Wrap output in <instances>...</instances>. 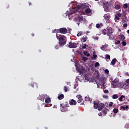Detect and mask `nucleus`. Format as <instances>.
Listing matches in <instances>:
<instances>
[{
  "mask_svg": "<svg viewBox=\"0 0 129 129\" xmlns=\"http://www.w3.org/2000/svg\"><path fill=\"white\" fill-rule=\"evenodd\" d=\"M94 108H98L99 111L102 110V109L105 107V105L103 103H96L95 101H94Z\"/></svg>",
  "mask_w": 129,
  "mask_h": 129,
  "instance_id": "f03ea898",
  "label": "nucleus"
},
{
  "mask_svg": "<svg viewBox=\"0 0 129 129\" xmlns=\"http://www.w3.org/2000/svg\"><path fill=\"white\" fill-rule=\"evenodd\" d=\"M119 12H121V10H120L119 11Z\"/></svg>",
  "mask_w": 129,
  "mask_h": 129,
  "instance_id": "338daca9",
  "label": "nucleus"
},
{
  "mask_svg": "<svg viewBox=\"0 0 129 129\" xmlns=\"http://www.w3.org/2000/svg\"><path fill=\"white\" fill-rule=\"evenodd\" d=\"M120 109H123V110H125V107L124 106H121L120 107Z\"/></svg>",
  "mask_w": 129,
  "mask_h": 129,
  "instance_id": "e433bc0d",
  "label": "nucleus"
},
{
  "mask_svg": "<svg viewBox=\"0 0 129 129\" xmlns=\"http://www.w3.org/2000/svg\"><path fill=\"white\" fill-rule=\"evenodd\" d=\"M68 47L71 48H74L75 49V48H77V44L75 42L72 43V42H70L69 43Z\"/></svg>",
  "mask_w": 129,
  "mask_h": 129,
  "instance_id": "39448f33",
  "label": "nucleus"
},
{
  "mask_svg": "<svg viewBox=\"0 0 129 129\" xmlns=\"http://www.w3.org/2000/svg\"><path fill=\"white\" fill-rule=\"evenodd\" d=\"M78 20L79 22H82V21H83V17H82V16L79 17Z\"/></svg>",
  "mask_w": 129,
  "mask_h": 129,
  "instance_id": "cd10ccee",
  "label": "nucleus"
},
{
  "mask_svg": "<svg viewBox=\"0 0 129 129\" xmlns=\"http://www.w3.org/2000/svg\"><path fill=\"white\" fill-rule=\"evenodd\" d=\"M103 98H105L106 99H107V98H108V96H107V95H103Z\"/></svg>",
  "mask_w": 129,
  "mask_h": 129,
  "instance_id": "49530a36",
  "label": "nucleus"
},
{
  "mask_svg": "<svg viewBox=\"0 0 129 129\" xmlns=\"http://www.w3.org/2000/svg\"><path fill=\"white\" fill-rule=\"evenodd\" d=\"M104 93H108V90H105L104 91Z\"/></svg>",
  "mask_w": 129,
  "mask_h": 129,
  "instance_id": "3c124183",
  "label": "nucleus"
},
{
  "mask_svg": "<svg viewBox=\"0 0 129 129\" xmlns=\"http://www.w3.org/2000/svg\"><path fill=\"white\" fill-rule=\"evenodd\" d=\"M76 97H77V98H78V100L82 99V96H81V95H77Z\"/></svg>",
  "mask_w": 129,
  "mask_h": 129,
  "instance_id": "2f4dec72",
  "label": "nucleus"
},
{
  "mask_svg": "<svg viewBox=\"0 0 129 129\" xmlns=\"http://www.w3.org/2000/svg\"><path fill=\"white\" fill-rule=\"evenodd\" d=\"M118 84H119V83H118V80H114L111 83L113 88H117L118 87Z\"/></svg>",
  "mask_w": 129,
  "mask_h": 129,
  "instance_id": "20e7f679",
  "label": "nucleus"
},
{
  "mask_svg": "<svg viewBox=\"0 0 129 129\" xmlns=\"http://www.w3.org/2000/svg\"><path fill=\"white\" fill-rule=\"evenodd\" d=\"M97 57V55L93 54V57H92L91 59H92V60H96Z\"/></svg>",
  "mask_w": 129,
  "mask_h": 129,
  "instance_id": "a878e982",
  "label": "nucleus"
},
{
  "mask_svg": "<svg viewBox=\"0 0 129 129\" xmlns=\"http://www.w3.org/2000/svg\"><path fill=\"white\" fill-rule=\"evenodd\" d=\"M102 35H106L107 34V29H104L102 30Z\"/></svg>",
  "mask_w": 129,
  "mask_h": 129,
  "instance_id": "6ab92c4d",
  "label": "nucleus"
},
{
  "mask_svg": "<svg viewBox=\"0 0 129 129\" xmlns=\"http://www.w3.org/2000/svg\"><path fill=\"white\" fill-rule=\"evenodd\" d=\"M126 83H127V84H129V79L126 80Z\"/></svg>",
  "mask_w": 129,
  "mask_h": 129,
  "instance_id": "5fc2aeb1",
  "label": "nucleus"
},
{
  "mask_svg": "<svg viewBox=\"0 0 129 129\" xmlns=\"http://www.w3.org/2000/svg\"><path fill=\"white\" fill-rule=\"evenodd\" d=\"M103 7L104 10H108V2H104L103 4Z\"/></svg>",
  "mask_w": 129,
  "mask_h": 129,
  "instance_id": "6e6552de",
  "label": "nucleus"
},
{
  "mask_svg": "<svg viewBox=\"0 0 129 129\" xmlns=\"http://www.w3.org/2000/svg\"><path fill=\"white\" fill-rule=\"evenodd\" d=\"M117 98H118V96H117V95L114 94L112 96V99H116Z\"/></svg>",
  "mask_w": 129,
  "mask_h": 129,
  "instance_id": "393cba45",
  "label": "nucleus"
},
{
  "mask_svg": "<svg viewBox=\"0 0 129 129\" xmlns=\"http://www.w3.org/2000/svg\"><path fill=\"white\" fill-rule=\"evenodd\" d=\"M92 12V10L90 9V8H87L85 10V13L86 14H90Z\"/></svg>",
  "mask_w": 129,
  "mask_h": 129,
  "instance_id": "2eb2a0df",
  "label": "nucleus"
},
{
  "mask_svg": "<svg viewBox=\"0 0 129 129\" xmlns=\"http://www.w3.org/2000/svg\"><path fill=\"white\" fill-rule=\"evenodd\" d=\"M119 39L120 41H124V39H125V37L123 34H120L119 35Z\"/></svg>",
  "mask_w": 129,
  "mask_h": 129,
  "instance_id": "f8f14e48",
  "label": "nucleus"
},
{
  "mask_svg": "<svg viewBox=\"0 0 129 129\" xmlns=\"http://www.w3.org/2000/svg\"><path fill=\"white\" fill-rule=\"evenodd\" d=\"M45 101V103H50V102H51V99L50 98H46Z\"/></svg>",
  "mask_w": 129,
  "mask_h": 129,
  "instance_id": "f3484780",
  "label": "nucleus"
},
{
  "mask_svg": "<svg viewBox=\"0 0 129 129\" xmlns=\"http://www.w3.org/2000/svg\"><path fill=\"white\" fill-rule=\"evenodd\" d=\"M87 39H88L87 37H84L83 39H82V42H83V43H85V42L87 41Z\"/></svg>",
  "mask_w": 129,
  "mask_h": 129,
  "instance_id": "b1692460",
  "label": "nucleus"
},
{
  "mask_svg": "<svg viewBox=\"0 0 129 129\" xmlns=\"http://www.w3.org/2000/svg\"><path fill=\"white\" fill-rule=\"evenodd\" d=\"M123 28H126V27H127V24L126 23L123 24Z\"/></svg>",
  "mask_w": 129,
  "mask_h": 129,
  "instance_id": "09e8293b",
  "label": "nucleus"
},
{
  "mask_svg": "<svg viewBox=\"0 0 129 129\" xmlns=\"http://www.w3.org/2000/svg\"><path fill=\"white\" fill-rule=\"evenodd\" d=\"M125 108V109H128V106H126Z\"/></svg>",
  "mask_w": 129,
  "mask_h": 129,
  "instance_id": "4d7b16f0",
  "label": "nucleus"
},
{
  "mask_svg": "<svg viewBox=\"0 0 129 129\" xmlns=\"http://www.w3.org/2000/svg\"><path fill=\"white\" fill-rule=\"evenodd\" d=\"M60 107L61 111L62 112H66L68 111L67 107H69V104L67 102H65L64 103L60 104Z\"/></svg>",
  "mask_w": 129,
  "mask_h": 129,
  "instance_id": "7ed1b4c3",
  "label": "nucleus"
},
{
  "mask_svg": "<svg viewBox=\"0 0 129 129\" xmlns=\"http://www.w3.org/2000/svg\"><path fill=\"white\" fill-rule=\"evenodd\" d=\"M117 61V59H116V58H113L111 62H110V65H112V66H114Z\"/></svg>",
  "mask_w": 129,
  "mask_h": 129,
  "instance_id": "9b49d317",
  "label": "nucleus"
},
{
  "mask_svg": "<svg viewBox=\"0 0 129 129\" xmlns=\"http://www.w3.org/2000/svg\"><path fill=\"white\" fill-rule=\"evenodd\" d=\"M82 60L84 61V62H86V61H87L88 60V57H85V56H83L82 57Z\"/></svg>",
  "mask_w": 129,
  "mask_h": 129,
  "instance_id": "4be33fe9",
  "label": "nucleus"
},
{
  "mask_svg": "<svg viewBox=\"0 0 129 129\" xmlns=\"http://www.w3.org/2000/svg\"><path fill=\"white\" fill-rule=\"evenodd\" d=\"M64 90L65 91V92H67V91H68V88H67V87H66V86L64 87Z\"/></svg>",
  "mask_w": 129,
  "mask_h": 129,
  "instance_id": "58836bf2",
  "label": "nucleus"
},
{
  "mask_svg": "<svg viewBox=\"0 0 129 129\" xmlns=\"http://www.w3.org/2000/svg\"><path fill=\"white\" fill-rule=\"evenodd\" d=\"M122 46L124 47V46H126V42L123 40V41L121 43Z\"/></svg>",
  "mask_w": 129,
  "mask_h": 129,
  "instance_id": "c9c22d12",
  "label": "nucleus"
},
{
  "mask_svg": "<svg viewBox=\"0 0 129 129\" xmlns=\"http://www.w3.org/2000/svg\"><path fill=\"white\" fill-rule=\"evenodd\" d=\"M31 36H32V37H34V36H35V35L34 34V33H32V34H31Z\"/></svg>",
  "mask_w": 129,
  "mask_h": 129,
  "instance_id": "13d9d810",
  "label": "nucleus"
},
{
  "mask_svg": "<svg viewBox=\"0 0 129 129\" xmlns=\"http://www.w3.org/2000/svg\"><path fill=\"white\" fill-rule=\"evenodd\" d=\"M114 9L115 10H119V9H120V5L117 4V5H115V7H114Z\"/></svg>",
  "mask_w": 129,
  "mask_h": 129,
  "instance_id": "aec40b11",
  "label": "nucleus"
},
{
  "mask_svg": "<svg viewBox=\"0 0 129 129\" xmlns=\"http://www.w3.org/2000/svg\"><path fill=\"white\" fill-rule=\"evenodd\" d=\"M78 7L80 9H86V6H85L83 4L80 5Z\"/></svg>",
  "mask_w": 129,
  "mask_h": 129,
  "instance_id": "a211bd4d",
  "label": "nucleus"
},
{
  "mask_svg": "<svg viewBox=\"0 0 129 129\" xmlns=\"http://www.w3.org/2000/svg\"><path fill=\"white\" fill-rule=\"evenodd\" d=\"M54 33H59V29H54Z\"/></svg>",
  "mask_w": 129,
  "mask_h": 129,
  "instance_id": "37998d69",
  "label": "nucleus"
},
{
  "mask_svg": "<svg viewBox=\"0 0 129 129\" xmlns=\"http://www.w3.org/2000/svg\"><path fill=\"white\" fill-rule=\"evenodd\" d=\"M60 34H67V28H61L59 29Z\"/></svg>",
  "mask_w": 129,
  "mask_h": 129,
  "instance_id": "423d86ee",
  "label": "nucleus"
},
{
  "mask_svg": "<svg viewBox=\"0 0 129 129\" xmlns=\"http://www.w3.org/2000/svg\"><path fill=\"white\" fill-rule=\"evenodd\" d=\"M99 63L98 62H96L95 64V67H98V66H99Z\"/></svg>",
  "mask_w": 129,
  "mask_h": 129,
  "instance_id": "4c0bfd02",
  "label": "nucleus"
},
{
  "mask_svg": "<svg viewBox=\"0 0 129 129\" xmlns=\"http://www.w3.org/2000/svg\"><path fill=\"white\" fill-rule=\"evenodd\" d=\"M106 58H107V59H110V55H109V54H106Z\"/></svg>",
  "mask_w": 129,
  "mask_h": 129,
  "instance_id": "79ce46f5",
  "label": "nucleus"
},
{
  "mask_svg": "<svg viewBox=\"0 0 129 129\" xmlns=\"http://www.w3.org/2000/svg\"><path fill=\"white\" fill-rule=\"evenodd\" d=\"M78 72L80 74H83V72L82 71H81V70H80V69L78 70Z\"/></svg>",
  "mask_w": 129,
  "mask_h": 129,
  "instance_id": "ea45409f",
  "label": "nucleus"
},
{
  "mask_svg": "<svg viewBox=\"0 0 129 129\" xmlns=\"http://www.w3.org/2000/svg\"><path fill=\"white\" fill-rule=\"evenodd\" d=\"M56 38L58 39L59 42V46L62 47V46L66 45V41H67V40L66 39L65 36L63 35H60L59 36H58V34H56Z\"/></svg>",
  "mask_w": 129,
  "mask_h": 129,
  "instance_id": "f257e3e1",
  "label": "nucleus"
},
{
  "mask_svg": "<svg viewBox=\"0 0 129 129\" xmlns=\"http://www.w3.org/2000/svg\"><path fill=\"white\" fill-rule=\"evenodd\" d=\"M113 111L114 113H117L118 112V109L114 108Z\"/></svg>",
  "mask_w": 129,
  "mask_h": 129,
  "instance_id": "c756f323",
  "label": "nucleus"
},
{
  "mask_svg": "<svg viewBox=\"0 0 129 129\" xmlns=\"http://www.w3.org/2000/svg\"><path fill=\"white\" fill-rule=\"evenodd\" d=\"M104 72L107 74H108L109 73V71L108 69H106L104 70Z\"/></svg>",
  "mask_w": 129,
  "mask_h": 129,
  "instance_id": "a18cd8bd",
  "label": "nucleus"
},
{
  "mask_svg": "<svg viewBox=\"0 0 129 129\" xmlns=\"http://www.w3.org/2000/svg\"><path fill=\"white\" fill-rule=\"evenodd\" d=\"M104 18L105 21H108V20H109V17L107 15L104 16Z\"/></svg>",
  "mask_w": 129,
  "mask_h": 129,
  "instance_id": "bb28decb",
  "label": "nucleus"
},
{
  "mask_svg": "<svg viewBox=\"0 0 129 129\" xmlns=\"http://www.w3.org/2000/svg\"><path fill=\"white\" fill-rule=\"evenodd\" d=\"M96 2H98L99 0H95Z\"/></svg>",
  "mask_w": 129,
  "mask_h": 129,
  "instance_id": "69168bd1",
  "label": "nucleus"
},
{
  "mask_svg": "<svg viewBox=\"0 0 129 129\" xmlns=\"http://www.w3.org/2000/svg\"><path fill=\"white\" fill-rule=\"evenodd\" d=\"M108 110H109L108 109L105 108L102 110V112L104 114H106V113H107V111H108Z\"/></svg>",
  "mask_w": 129,
  "mask_h": 129,
  "instance_id": "dca6fc26",
  "label": "nucleus"
},
{
  "mask_svg": "<svg viewBox=\"0 0 129 129\" xmlns=\"http://www.w3.org/2000/svg\"><path fill=\"white\" fill-rule=\"evenodd\" d=\"M29 6H31V5H32V3H29Z\"/></svg>",
  "mask_w": 129,
  "mask_h": 129,
  "instance_id": "052dcab7",
  "label": "nucleus"
},
{
  "mask_svg": "<svg viewBox=\"0 0 129 129\" xmlns=\"http://www.w3.org/2000/svg\"><path fill=\"white\" fill-rule=\"evenodd\" d=\"M84 54L85 56H87V57H89L90 56V53H88V51H84Z\"/></svg>",
  "mask_w": 129,
  "mask_h": 129,
  "instance_id": "412c9836",
  "label": "nucleus"
},
{
  "mask_svg": "<svg viewBox=\"0 0 129 129\" xmlns=\"http://www.w3.org/2000/svg\"><path fill=\"white\" fill-rule=\"evenodd\" d=\"M77 103V102H76V101L74 99H72L70 100V105H76Z\"/></svg>",
  "mask_w": 129,
  "mask_h": 129,
  "instance_id": "9d476101",
  "label": "nucleus"
},
{
  "mask_svg": "<svg viewBox=\"0 0 129 129\" xmlns=\"http://www.w3.org/2000/svg\"><path fill=\"white\" fill-rule=\"evenodd\" d=\"M82 35H83V32H80L79 33H78L77 35V37H80V36H82Z\"/></svg>",
  "mask_w": 129,
  "mask_h": 129,
  "instance_id": "7c9ffc66",
  "label": "nucleus"
},
{
  "mask_svg": "<svg viewBox=\"0 0 129 129\" xmlns=\"http://www.w3.org/2000/svg\"><path fill=\"white\" fill-rule=\"evenodd\" d=\"M38 109H40V108H39V107H38Z\"/></svg>",
  "mask_w": 129,
  "mask_h": 129,
  "instance_id": "774afa93",
  "label": "nucleus"
},
{
  "mask_svg": "<svg viewBox=\"0 0 129 129\" xmlns=\"http://www.w3.org/2000/svg\"><path fill=\"white\" fill-rule=\"evenodd\" d=\"M107 36L109 37V38H111L112 37V30L110 29H107Z\"/></svg>",
  "mask_w": 129,
  "mask_h": 129,
  "instance_id": "0eeeda50",
  "label": "nucleus"
},
{
  "mask_svg": "<svg viewBox=\"0 0 129 129\" xmlns=\"http://www.w3.org/2000/svg\"><path fill=\"white\" fill-rule=\"evenodd\" d=\"M123 8L124 9H127V8H128L127 4L125 3L124 5H123Z\"/></svg>",
  "mask_w": 129,
  "mask_h": 129,
  "instance_id": "72a5a7b5",
  "label": "nucleus"
},
{
  "mask_svg": "<svg viewBox=\"0 0 129 129\" xmlns=\"http://www.w3.org/2000/svg\"><path fill=\"white\" fill-rule=\"evenodd\" d=\"M115 45H117L118 44H120V41L118 40L117 42H115Z\"/></svg>",
  "mask_w": 129,
  "mask_h": 129,
  "instance_id": "de8ad7c7",
  "label": "nucleus"
},
{
  "mask_svg": "<svg viewBox=\"0 0 129 129\" xmlns=\"http://www.w3.org/2000/svg\"><path fill=\"white\" fill-rule=\"evenodd\" d=\"M119 18H121V14L118 13L115 15V17H114L115 20H117L118 21H119L120 20Z\"/></svg>",
  "mask_w": 129,
  "mask_h": 129,
  "instance_id": "1a4fd4ad",
  "label": "nucleus"
},
{
  "mask_svg": "<svg viewBox=\"0 0 129 129\" xmlns=\"http://www.w3.org/2000/svg\"><path fill=\"white\" fill-rule=\"evenodd\" d=\"M98 115H99V116H101V115H102V114L101 113H99Z\"/></svg>",
  "mask_w": 129,
  "mask_h": 129,
  "instance_id": "6e6d98bb",
  "label": "nucleus"
},
{
  "mask_svg": "<svg viewBox=\"0 0 129 129\" xmlns=\"http://www.w3.org/2000/svg\"><path fill=\"white\" fill-rule=\"evenodd\" d=\"M80 24V23H78V26H79V24Z\"/></svg>",
  "mask_w": 129,
  "mask_h": 129,
  "instance_id": "0e129e2a",
  "label": "nucleus"
},
{
  "mask_svg": "<svg viewBox=\"0 0 129 129\" xmlns=\"http://www.w3.org/2000/svg\"><path fill=\"white\" fill-rule=\"evenodd\" d=\"M54 108H57V107H56V106H54L53 107Z\"/></svg>",
  "mask_w": 129,
  "mask_h": 129,
  "instance_id": "680f3d73",
  "label": "nucleus"
},
{
  "mask_svg": "<svg viewBox=\"0 0 129 129\" xmlns=\"http://www.w3.org/2000/svg\"><path fill=\"white\" fill-rule=\"evenodd\" d=\"M78 103H80V105H83L84 104V100L80 99V100H78Z\"/></svg>",
  "mask_w": 129,
  "mask_h": 129,
  "instance_id": "ddd939ff",
  "label": "nucleus"
},
{
  "mask_svg": "<svg viewBox=\"0 0 129 129\" xmlns=\"http://www.w3.org/2000/svg\"><path fill=\"white\" fill-rule=\"evenodd\" d=\"M41 97L43 98V99H45V95H41Z\"/></svg>",
  "mask_w": 129,
  "mask_h": 129,
  "instance_id": "8fccbe9b",
  "label": "nucleus"
},
{
  "mask_svg": "<svg viewBox=\"0 0 129 129\" xmlns=\"http://www.w3.org/2000/svg\"><path fill=\"white\" fill-rule=\"evenodd\" d=\"M124 96H121L119 98V101H122V98H124Z\"/></svg>",
  "mask_w": 129,
  "mask_h": 129,
  "instance_id": "473e14b6",
  "label": "nucleus"
},
{
  "mask_svg": "<svg viewBox=\"0 0 129 129\" xmlns=\"http://www.w3.org/2000/svg\"><path fill=\"white\" fill-rule=\"evenodd\" d=\"M32 87L34 88V84L31 85Z\"/></svg>",
  "mask_w": 129,
  "mask_h": 129,
  "instance_id": "bf43d9fd",
  "label": "nucleus"
},
{
  "mask_svg": "<svg viewBox=\"0 0 129 129\" xmlns=\"http://www.w3.org/2000/svg\"><path fill=\"white\" fill-rule=\"evenodd\" d=\"M112 104H113V103L112 102H110L109 103V107H111V106H112Z\"/></svg>",
  "mask_w": 129,
  "mask_h": 129,
  "instance_id": "c03bdc74",
  "label": "nucleus"
},
{
  "mask_svg": "<svg viewBox=\"0 0 129 129\" xmlns=\"http://www.w3.org/2000/svg\"><path fill=\"white\" fill-rule=\"evenodd\" d=\"M96 28H97V29H99V28H100V24H97L96 25Z\"/></svg>",
  "mask_w": 129,
  "mask_h": 129,
  "instance_id": "a19ab883",
  "label": "nucleus"
},
{
  "mask_svg": "<svg viewBox=\"0 0 129 129\" xmlns=\"http://www.w3.org/2000/svg\"><path fill=\"white\" fill-rule=\"evenodd\" d=\"M77 11H70L69 15H73L74 14H75V13H76Z\"/></svg>",
  "mask_w": 129,
  "mask_h": 129,
  "instance_id": "c85d7f7f",
  "label": "nucleus"
},
{
  "mask_svg": "<svg viewBox=\"0 0 129 129\" xmlns=\"http://www.w3.org/2000/svg\"><path fill=\"white\" fill-rule=\"evenodd\" d=\"M74 89H76V86H74Z\"/></svg>",
  "mask_w": 129,
  "mask_h": 129,
  "instance_id": "e2e57ef3",
  "label": "nucleus"
},
{
  "mask_svg": "<svg viewBox=\"0 0 129 129\" xmlns=\"http://www.w3.org/2000/svg\"><path fill=\"white\" fill-rule=\"evenodd\" d=\"M55 49H59V45H57L55 47Z\"/></svg>",
  "mask_w": 129,
  "mask_h": 129,
  "instance_id": "603ef678",
  "label": "nucleus"
},
{
  "mask_svg": "<svg viewBox=\"0 0 129 129\" xmlns=\"http://www.w3.org/2000/svg\"><path fill=\"white\" fill-rule=\"evenodd\" d=\"M86 101H92V99H90L89 97H85Z\"/></svg>",
  "mask_w": 129,
  "mask_h": 129,
  "instance_id": "5701e85b",
  "label": "nucleus"
},
{
  "mask_svg": "<svg viewBox=\"0 0 129 129\" xmlns=\"http://www.w3.org/2000/svg\"><path fill=\"white\" fill-rule=\"evenodd\" d=\"M104 48V45H102V46L101 47V50H103Z\"/></svg>",
  "mask_w": 129,
  "mask_h": 129,
  "instance_id": "864d4df0",
  "label": "nucleus"
},
{
  "mask_svg": "<svg viewBox=\"0 0 129 129\" xmlns=\"http://www.w3.org/2000/svg\"><path fill=\"white\" fill-rule=\"evenodd\" d=\"M86 47H87V44H84L83 45L82 48V49H86Z\"/></svg>",
  "mask_w": 129,
  "mask_h": 129,
  "instance_id": "f704fd0d",
  "label": "nucleus"
},
{
  "mask_svg": "<svg viewBox=\"0 0 129 129\" xmlns=\"http://www.w3.org/2000/svg\"><path fill=\"white\" fill-rule=\"evenodd\" d=\"M57 98H58V99H59V100H62V99L64 98V94H59Z\"/></svg>",
  "mask_w": 129,
  "mask_h": 129,
  "instance_id": "4468645a",
  "label": "nucleus"
}]
</instances>
